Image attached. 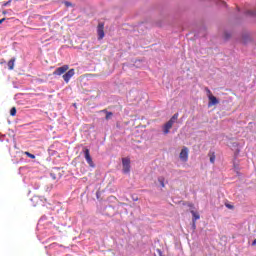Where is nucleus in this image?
Instances as JSON below:
<instances>
[{
	"instance_id": "nucleus-22",
	"label": "nucleus",
	"mask_w": 256,
	"mask_h": 256,
	"mask_svg": "<svg viewBox=\"0 0 256 256\" xmlns=\"http://www.w3.org/2000/svg\"><path fill=\"white\" fill-rule=\"evenodd\" d=\"M11 3V1L7 2L5 5H9Z\"/></svg>"
},
{
	"instance_id": "nucleus-4",
	"label": "nucleus",
	"mask_w": 256,
	"mask_h": 256,
	"mask_svg": "<svg viewBox=\"0 0 256 256\" xmlns=\"http://www.w3.org/2000/svg\"><path fill=\"white\" fill-rule=\"evenodd\" d=\"M179 157L184 163H187L189 161V148L183 147Z\"/></svg>"
},
{
	"instance_id": "nucleus-20",
	"label": "nucleus",
	"mask_w": 256,
	"mask_h": 256,
	"mask_svg": "<svg viewBox=\"0 0 256 256\" xmlns=\"http://www.w3.org/2000/svg\"><path fill=\"white\" fill-rule=\"evenodd\" d=\"M4 21H5V18L0 19V25H1L2 23H4Z\"/></svg>"
},
{
	"instance_id": "nucleus-12",
	"label": "nucleus",
	"mask_w": 256,
	"mask_h": 256,
	"mask_svg": "<svg viewBox=\"0 0 256 256\" xmlns=\"http://www.w3.org/2000/svg\"><path fill=\"white\" fill-rule=\"evenodd\" d=\"M208 156L210 157V163H215V152H209Z\"/></svg>"
},
{
	"instance_id": "nucleus-9",
	"label": "nucleus",
	"mask_w": 256,
	"mask_h": 256,
	"mask_svg": "<svg viewBox=\"0 0 256 256\" xmlns=\"http://www.w3.org/2000/svg\"><path fill=\"white\" fill-rule=\"evenodd\" d=\"M190 213L193 216L192 218L193 223H196L197 220L201 219V216L199 215V213L195 212L194 210H191Z\"/></svg>"
},
{
	"instance_id": "nucleus-7",
	"label": "nucleus",
	"mask_w": 256,
	"mask_h": 256,
	"mask_svg": "<svg viewBox=\"0 0 256 256\" xmlns=\"http://www.w3.org/2000/svg\"><path fill=\"white\" fill-rule=\"evenodd\" d=\"M66 71H69V65H64L62 67L57 68L53 75H63Z\"/></svg>"
},
{
	"instance_id": "nucleus-1",
	"label": "nucleus",
	"mask_w": 256,
	"mask_h": 256,
	"mask_svg": "<svg viewBox=\"0 0 256 256\" xmlns=\"http://www.w3.org/2000/svg\"><path fill=\"white\" fill-rule=\"evenodd\" d=\"M179 119V113H175L168 122H166L163 126V133L164 135H168L169 131L173 128V125H175V121Z\"/></svg>"
},
{
	"instance_id": "nucleus-15",
	"label": "nucleus",
	"mask_w": 256,
	"mask_h": 256,
	"mask_svg": "<svg viewBox=\"0 0 256 256\" xmlns=\"http://www.w3.org/2000/svg\"><path fill=\"white\" fill-rule=\"evenodd\" d=\"M158 181H159L161 187H165V179L159 178Z\"/></svg>"
},
{
	"instance_id": "nucleus-2",
	"label": "nucleus",
	"mask_w": 256,
	"mask_h": 256,
	"mask_svg": "<svg viewBox=\"0 0 256 256\" xmlns=\"http://www.w3.org/2000/svg\"><path fill=\"white\" fill-rule=\"evenodd\" d=\"M83 151H84V157H85L86 162L88 163L89 167H92V169H95V163L93 162V158H91L89 149L84 148Z\"/></svg>"
},
{
	"instance_id": "nucleus-16",
	"label": "nucleus",
	"mask_w": 256,
	"mask_h": 256,
	"mask_svg": "<svg viewBox=\"0 0 256 256\" xmlns=\"http://www.w3.org/2000/svg\"><path fill=\"white\" fill-rule=\"evenodd\" d=\"M30 159H35V155L31 154L30 152H24Z\"/></svg>"
},
{
	"instance_id": "nucleus-25",
	"label": "nucleus",
	"mask_w": 256,
	"mask_h": 256,
	"mask_svg": "<svg viewBox=\"0 0 256 256\" xmlns=\"http://www.w3.org/2000/svg\"><path fill=\"white\" fill-rule=\"evenodd\" d=\"M51 176L53 177V179H55V176H53V174H51Z\"/></svg>"
},
{
	"instance_id": "nucleus-10",
	"label": "nucleus",
	"mask_w": 256,
	"mask_h": 256,
	"mask_svg": "<svg viewBox=\"0 0 256 256\" xmlns=\"http://www.w3.org/2000/svg\"><path fill=\"white\" fill-rule=\"evenodd\" d=\"M14 67H15V58H12L8 62V68L10 69V71H13Z\"/></svg>"
},
{
	"instance_id": "nucleus-8",
	"label": "nucleus",
	"mask_w": 256,
	"mask_h": 256,
	"mask_svg": "<svg viewBox=\"0 0 256 256\" xmlns=\"http://www.w3.org/2000/svg\"><path fill=\"white\" fill-rule=\"evenodd\" d=\"M208 102V107H213V105H219V100L215 96H210Z\"/></svg>"
},
{
	"instance_id": "nucleus-5",
	"label": "nucleus",
	"mask_w": 256,
	"mask_h": 256,
	"mask_svg": "<svg viewBox=\"0 0 256 256\" xmlns=\"http://www.w3.org/2000/svg\"><path fill=\"white\" fill-rule=\"evenodd\" d=\"M98 40L101 41L105 37V24L99 23L97 27Z\"/></svg>"
},
{
	"instance_id": "nucleus-26",
	"label": "nucleus",
	"mask_w": 256,
	"mask_h": 256,
	"mask_svg": "<svg viewBox=\"0 0 256 256\" xmlns=\"http://www.w3.org/2000/svg\"><path fill=\"white\" fill-rule=\"evenodd\" d=\"M193 227H194V229H195V223H193Z\"/></svg>"
},
{
	"instance_id": "nucleus-21",
	"label": "nucleus",
	"mask_w": 256,
	"mask_h": 256,
	"mask_svg": "<svg viewBox=\"0 0 256 256\" xmlns=\"http://www.w3.org/2000/svg\"><path fill=\"white\" fill-rule=\"evenodd\" d=\"M252 245H253V246L256 245V239L252 242Z\"/></svg>"
},
{
	"instance_id": "nucleus-13",
	"label": "nucleus",
	"mask_w": 256,
	"mask_h": 256,
	"mask_svg": "<svg viewBox=\"0 0 256 256\" xmlns=\"http://www.w3.org/2000/svg\"><path fill=\"white\" fill-rule=\"evenodd\" d=\"M10 115L12 117H15L17 115V108L12 107L11 110H10Z\"/></svg>"
},
{
	"instance_id": "nucleus-19",
	"label": "nucleus",
	"mask_w": 256,
	"mask_h": 256,
	"mask_svg": "<svg viewBox=\"0 0 256 256\" xmlns=\"http://www.w3.org/2000/svg\"><path fill=\"white\" fill-rule=\"evenodd\" d=\"M157 253H158L159 256H163V252H161L160 249L157 250Z\"/></svg>"
},
{
	"instance_id": "nucleus-24",
	"label": "nucleus",
	"mask_w": 256,
	"mask_h": 256,
	"mask_svg": "<svg viewBox=\"0 0 256 256\" xmlns=\"http://www.w3.org/2000/svg\"><path fill=\"white\" fill-rule=\"evenodd\" d=\"M226 39H229V36L226 34Z\"/></svg>"
},
{
	"instance_id": "nucleus-17",
	"label": "nucleus",
	"mask_w": 256,
	"mask_h": 256,
	"mask_svg": "<svg viewBox=\"0 0 256 256\" xmlns=\"http://www.w3.org/2000/svg\"><path fill=\"white\" fill-rule=\"evenodd\" d=\"M65 5H66V7H72L73 6V4H71V2H65Z\"/></svg>"
},
{
	"instance_id": "nucleus-14",
	"label": "nucleus",
	"mask_w": 256,
	"mask_h": 256,
	"mask_svg": "<svg viewBox=\"0 0 256 256\" xmlns=\"http://www.w3.org/2000/svg\"><path fill=\"white\" fill-rule=\"evenodd\" d=\"M205 91H206V95H207V97H208V99L210 98V97H213V92H211V90L209 89V88H205Z\"/></svg>"
},
{
	"instance_id": "nucleus-6",
	"label": "nucleus",
	"mask_w": 256,
	"mask_h": 256,
	"mask_svg": "<svg viewBox=\"0 0 256 256\" xmlns=\"http://www.w3.org/2000/svg\"><path fill=\"white\" fill-rule=\"evenodd\" d=\"M73 75H75V69H70L68 72H66L62 77L65 81V83H69V81L71 80V77H73Z\"/></svg>"
},
{
	"instance_id": "nucleus-18",
	"label": "nucleus",
	"mask_w": 256,
	"mask_h": 256,
	"mask_svg": "<svg viewBox=\"0 0 256 256\" xmlns=\"http://www.w3.org/2000/svg\"><path fill=\"white\" fill-rule=\"evenodd\" d=\"M226 207H227L228 209H233V205H231V204H226Z\"/></svg>"
},
{
	"instance_id": "nucleus-11",
	"label": "nucleus",
	"mask_w": 256,
	"mask_h": 256,
	"mask_svg": "<svg viewBox=\"0 0 256 256\" xmlns=\"http://www.w3.org/2000/svg\"><path fill=\"white\" fill-rule=\"evenodd\" d=\"M102 113H106L105 119L107 121H109V119H111V117H113V112H109V111H107V109L102 110Z\"/></svg>"
},
{
	"instance_id": "nucleus-3",
	"label": "nucleus",
	"mask_w": 256,
	"mask_h": 256,
	"mask_svg": "<svg viewBox=\"0 0 256 256\" xmlns=\"http://www.w3.org/2000/svg\"><path fill=\"white\" fill-rule=\"evenodd\" d=\"M123 173L127 174L131 171V160L129 158L122 159Z\"/></svg>"
},
{
	"instance_id": "nucleus-23",
	"label": "nucleus",
	"mask_w": 256,
	"mask_h": 256,
	"mask_svg": "<svg viewBox=\"0 0 256 256\" xmlns=\"http://www.w3.org/2000/svg\"><path fill=\"white\" fill-rule=\"evenodd\" d=\"M7 14V12L6 11H3V15H6Z\"/></svg>"
}]
</instances>
